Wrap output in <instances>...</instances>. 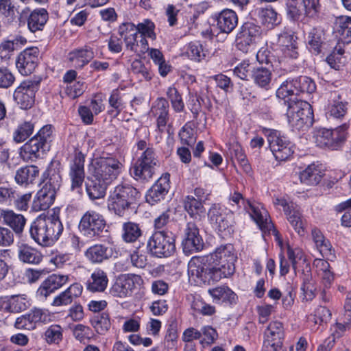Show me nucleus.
I'll use <instances>...</instances> for the list:
<instances>
[{
  "mask_svg": "<svg viewBox=\"0 0 351 351\" xmlns=\"http://www.w3.org/2000/svg\"><path fill=\"white\" fill-rule=\"evenodd\" d=\"M263 30L260 25L246 21L239 27L235 38L236 47L243 53H247L255 47L262 38Z\"/></svg>",
  "mask_w": 351,
  "mask_h": 351,
  "instance_id": "obj_14",
  "label": "nucleus"
},
{
  "mask_svg": "<svg viewBox=\"0 0 351 351\" xmlns=\"http://www.w3.org/2000/svg\"><path fill=\"white\" fill-rule=\"evenodd\" d=\"M60 166L59 161L51 162L43 173L40 182L43 186L34 199L32 207L33 210H46L53 204L57 192L62 185Z\"/></svg>",
  "mask_w": 351,
  "mask_h": 351,
  "instance_id": "obj_2",
  "label": "nucleus"
},
{
  "mask_svg": "<svg viewBox=\"0 0 351 351\" xmlns=\"http://www.w3.org/2000/svg\"><path fill=\"white\" fill-rule=\"evenodd\" d=\"M122 230V239L126 243L135 242L142 235L139 224L132 221L123 223Z\"/></svg>",
  "mask_w": 351,
  "mask_h": 351,
  "instance_id": "obj_42",
  "label": "nucleus"
},
{
  "mask_svg": "<svg viewBox=\"0 0 351 351\" xmlns=\"http://www.w3.org/2000/svg\"><path fill=\"white\" fill-rule=\"evenodd\" d=\"M170 187V174L167 172L163 173L147 191L146 202L153 206L165 200Z\"/></svg>",
  "mask_w": 351,
  "mask_h": 351,
  "instance_id": "obj_22",
  "label": "nucleus"
},
{
  "mask_svg": "<svg viewBox=\"0 0 351 351\" xmlns=\"http://www.w3.org/2000/svg\"><path fill=\"white\" fill-rule=\"evenodd\" d=\"M269 147L276 160L284 161L294 153L295 145L287 136L281 135L280 131L265 129Z\"/></svg>",
  "mask_w": 351,
  "mask_h": 351,
  "instance_id": "obj_15",
  "label": "nucleus"
},
{
  "mask_svg": "<svg viewBox=\"0 0 351 351\" xmlns=\"http://www.w3.org/2000/svg\"><path fill=\"white\" fill-rule=\"evenodd\" d=\"M119 35L123 38L134 37L138 36V30L136 25L132 23H123L118 28Z\"/></svg>",
  "mask_w": 351,
  "mask_h": 351,
  "instance_id": "obj_59",
  "label": "nucleus"
},
{
  "mask_svg": "<svg viewBox=\"0 0 351 351\" xmlns=\"http://www.w3.org/2000/svg\"><path fill=\"white\" fill-rule=\"evenodd\" d=\"M18 257L24 263L38 265L42 261L43 256L37 249L27 244H21L19 246Z\"/></svg>",
  "mask_w": 351,
  "mask_h": 351,
  "instance_id": "obj_34",
  "label": "nucleus"
},
{
  "mask_svg": "<svg viewBox=\"0 0 351 351\" xmlns=\"http://www.w3.org/2000/svg\"><path fill=\"white\" fill-rule=\"evenodd\" d=\"M259 17L262 23L269 28L274 27L280 23L278 13L272 8H261L259 11Z\"/></svg>",
  "mask_w": 351,
  "mask_h": 351,
  "instance_id": "obj_48",
  "label": "nucleus"
},
{
  "mask_svg": "<svg viewBox=\"0 0 351 351\" xmlns=\"http://www.w3.org/2000/svg\"><path fill=\"white\" fill-rule=\"evenodd\" d=\"M14 241L13 232L8 228L0 226V246L9 247L13 244Z\"/></svg>",
  "mask_w": 351,
  "mask_h": 351,
  "instance_id": "obj_63",
  "label": "nucleus"
},
{
  "mask_svg": "<svg viewBox=\"0 0 351 351\" xmlns=\"http://www.w3.org/2000/svg\"><path fill=\"white\" fill-rule=\"evenodd\" d=\"M28 302L25 298L19 295H12L9 300L5 308L12 313H19L27 308Z\"/></svg>",
  "mask_w": 351,
  "mask_h": 351,
  "instance_id": "obj_51",
  "label": "nucleus"
},
{
  "mask_svg": "<svg viewBox=\"0 0 351 351\" xmlns=\"http://www.w3.org/2000/svg\"><path fill=\"white\" fill-rule=\"evenodd\" d=\"M104 217L95 210L86 211L78 224L79 231L85 237L99 239L109 233Z\"/></svg>",
  "mask_w": 351,
  "mask_h": 351,
  "instance_id": "obj_13",
  "label": "nucleus"
},
{
  "mask_svg": "<svg viewBox=\"0 0 351 351\" xmlns=\"http://www.w3.org/2000/svg\"><path fill=\"white\" fill-rule=\"evenodd\" d=\"M204 241L197 225L193 221L188 222L184 230L182 241L184 254L189 256L199 252L204 249Z\"/></svg>",
  "mask_w": 351,
  "mask_h": 351,
  "instance_id": "obj_19",
  "label": "nucleus"
},
{
  "mask_svg": "<svg viewBox=\"0 0 351 351\" xmlns=\"http://www.w3.org/2000/svg\"><path fill=\"white\" fill-rule=\"evenodd\" d=\"M134 275L122 274L119 276L110 289V293L114 297L125 298L130 295L135 288Z\"/></svg>",
  "mask_w": 351,
  "mask_h": 351,
  "instance_id": "obj_26",
  "label": "nucleus"
},
{
  "mask_svg": "<svg viewBox=\"0 0 351 351\" xmlns=\"http://www.w3.org/2000/svg\"><path fill=\"white\" fill-rule=\"evenodd\" d=\"M178 338V322L176 319L169 320L164 339L165 347L168 350H176Z\"/></svg>",
  "mask_w": 351,
  "mask_h": 351,
  "instance_id": "obj_43",
  "label": "nucleus"
},
{
  "mask_svg": "<svg viewBox=\"0 0 351 351\" xmlns=\"http://www.w3.org/2000/svg\"><path fill=\"white\" fill-rule=\"evenodd\" d=\"M189 102L191 106L195 104H199V110H202V106H204L208 111H211L213 104L210 98L206 95H202L200 94H190Z\"/></svg>",
  "mask_w": 351,
  "mask_h": 351,
  "instance_id": "obj_57",
  "label": "nucleus"
},
{
  "mask_svg": "<svg viewBox=\"0 0 351 351\" xmlns=\"http://www.w3.org/2000/svg\"><path fill=\"white\" fill-rule=\"evenodd\" d=\"M123 165L111 154H103L90 167V175L85 182L86 191L91 200L103 198L108 186L122 172Z\"/></svg>",
  "mask_w": 351,
  "mask_h": 351,
  "instance_id": "obj_1",
  "label": "nucleus"
},
{
  "mask_svg": "<svg viewBox=\"0 0 351 351\" xmlns=\"http://www.w3.org/2000/svg\"><path fill=\"white\" fill-rule=\"evenodd\" d=\"M45 337L49 343H58L62 338L61 327L58 325L51 326L45 331Z\"/></svg>",
  "mask_w": 351,
  "mask_h": 351,
  "instance_id": "obj_56",
  "label": "nucleus"
},
{
  "mask_svg": "<svg viewBox=\"0 0 351 351\" xmlns=\"http://www.w3.org/2000/svg\"><path fill=\"white\" fill-rule=\"evenodd\" d=\"M85 154L78 148H75L73 158L69 163V176L71 180V189L75 191L81 189L85 181L86 173L84 169Z\"/></svg>",
  "mask_w": 351,
  "mask_h": 351,
  "instance_id": "obj_21",
  "label": "nucleus"
},
{
  "mask_svg": "<svg viewBox=\"0 0 351 351\" xmlns=\"http://www.w3.org/2000/svg\"><path fill=\"white\" fill-rule=\"evenodd\" d=\"M64 227L58 215H40L32 223L29 228L31 238L42 247H50L59 239Z\"/></svg>",
  "mask_w": 351,
  "mask_h": 351,
  "instance_id": "obj_3",
  "label": "nucleus"
},
{
  "mask_svg": "<svg viewBox=\"0 0 351 351\" xmlns=\"http://www.w3.org/2000/svg\"><path fill=\"white\" fill-rule=\"evenodd\" d=\"M233 250V245L231 244L221 245L213 253L210 254V256H213V259L217 266L223 272L224 278L230 277L235 272L234 263L237 256Z\"/></svg>",
  "mask_w": 351,
  "mask_h": 351,
  "instance_id": "obj_18",
  "label": "nucleus"
},
{
  "mask_svg": "<svg viewBox=\"0 0 351 351\" xmlns=\"http://www.w3.org/2000/svg\"><path fill=\"white\" fill-rule=\"evenodd\" d=\"M96 332L100 335H105L110 328L111 322L109 313L102 312L94 315L90 320Z\"/></svg>",
  "mask_w": 351,
  "mask_h": 351,
  "instance_id": "obj_41",
  "label": "nucleus"
},
{
  "mask_svg": "<svg viewBox=\"0 0 351 351\" xmlns=\"http://www.w3.org/2000/svg\"><path fill=\"white\" fill-rule=\"evenodd\" d=\"M167 96L170 100L175 112H181L184 109V104L181 94L175 86H169L167 90Z\"/></svg>",
  "mask_w": 351,
  "mask_h": 351,
  "instance_id": "obj_49",
  "label": "nucleus"
},
{
  "mask_svg": "<svg viewBox=\"0 0 351 351\" xmlns=\"http://www.w3.org/2000/svg\"><path fill=\"white\" fill-rule=\"evenodd\" d=\"M39 170L35 165L25 166L19 169L15 175V180L19 184H28L33 183L38 176Z\"/></svg>",
  "mask_w": 351,
  "mask_h": 351,
  "instance_id": "obj_39",
  "label": "nucleus"
},
{
  "mask_svg": "<svg viewBox=\"0 0 351 351\" xmlns=\"http://www.w3.org/2000/svg\"><path fill=\"white\" fill-rule=\"evenodd\" d=\"M208 292L215 303L232 306L238 302V295L228 286H219Z\"/></svg>",
  "mask_w": 351,
  "mask_h": 351,
  "instance_id": "obj_29",
  "label": "nucleus"
},
{
  "mask_svg": "<svg viewBox=\"0 0 351 351\" xmlns=\"http://www.w3.org/2000/svg\"><path fill=\"white\" fill-rule=\"evenodd\" d=\"M285 8L288 19L292 21H300L304 16L300 0H287Z\"/></svg>",
  "mask_w": 351,
  "mask_h": 351,
  "instance_id": "obj_46",
  "label": "nucleus"
},
{
  "mask_svg": "<svg viewBox=\"0 0 351 351\" xmlns=\"http://www.w3.org/2000/svg\"><path fill=\"white\" fill-rule=\"evenodd\" d=\"M92 282H88L87 289L92 292H102L108 285V278L106 272L97 269L91 274Z\"/></svg>",
  "mask_w": 351,
  "mask_h": 351,
  "instance_id": "obj_40",
  "label": "nucleus"
},
{
  "mask_svg": "<svg viewBox=\"0 0 351 351\" xmlns=\"http://www.w3.org/2000/svg\"><path fill=\"white\" fill-rule=\"evenodd\" d=\"M208 219L222 239L230 237L234 232V214L219 204H213L208 210Z\"/></svg>",
  "mask_w": 351,
  "mask_h": 351,
  "instance_id": "obj_10",
  "label": "nucleus"
},
{
  "mask_svg": "<svg viewBox=\"0 0 351 351\" xmlns=\"http://www.w3.org/2000/svg\"><path fill=\"white\" fill-rule=\"evenodd\" d=\"M136 145L138 150L145 151L131 168L130 174L137 181L148 182L153 178L158 163L156 153L152 147H147L145 140H139Z\"/></svg>",
  "mask_w": 351,
  "mask_h": 351,
  "instance_id": "obj_7",
  "label": "nucleus"
},
{
  "mask_svg": "<svg viewBox=\"0 0 351 351\" xmlns=\"http://www.w3.org/2000/svg\"><path fill=\"white\" fill-rule=\"evenodd\" d=\"M285 215L295 231L300 236H304L305 234V228L300 207L295 203L291 202L290 208L289 209L285 210Z\"/></svg>",
  "mask_w": 351,
  "mask_h": 351,
  "instance_id": "obj_32",
  "label": "nucleus"
},
{
  "mask_svg": "<svg viewBox=\"0 0 351 351\" xmlns=\"http://www.w3.org/2000/svg\"><path fill=\"white\" fill-rule=\"evenodd\" d=\"M279 99L281 104L286 107L285 114L289 124L294 129L305 130L313 125L314 114L309 103L298 99L296 97Z\"/></svg>",
  "mask_w": 351,
  "mask_h": 351,
  "instance_id": "obj_5",
  "label": "nucleus"
},
{
  "mask_svg": "<svg viewBox=\"0 0 351 351\" xmlns=\"http://www.w3.org/2000/svg\"><path fill=\"white\" fill-rule=\"evenodd\" d=\"M94 57L93 48L87 45L75 49L69 53V60L75 62L76 66L80 68L86 65Z\"/></svg>",
  "mask_w": 351,
  "mask_h": 351,
  "instance_id": "obj_36",
  "label": "nucleus"
},
{
  "mask_svg": "<svg viewBox=\"0 0 351 351\" xmlns=\"http://www.w3.org/2000/svg\"><path fill=\"white\" fill-rule=\"evenodd\" d=\"M252 80L258 87L268 90L271 88L272 69L263 65L253 66Z\"/></svg>",
  "mask_w": 351,
  "mask_h": 351,
  "instance_id": "obj_30",
  "label": "nucleus"
},
{
  "mask_svg": "<svg viewBox=\"0 0 351 351\" xmlns=\"http://www.w3.org/2000/svg\"><path fill=\"white\" fill-rule=\"evenodd\" d=\"M132 71L134 73L141 74L147 81H149L152 78V73L146 68L141 60H135L133 61L132 63Z\"/></svg>",
  "mask_w": 351,
  "mask_h": 351,
  "instance_id": "obj_60",
  "label": "nucleus"
},
{
  "mask_svg": "<svg viewBox=\"0 0 351 351\" xmlns=\"http://www.w3.org/2000/svg\"><path fill=\"white\" fill-rule=\"evenodd\" d=\"M316 90V84L309 77L301 75L283 82L276 92L278 99H290L300 93L311 94Z\"/></svg>",
  "mask_w": 351,
  "mask_h": 351,
  "instance_id": "obj_12",
  "label": "nucleus"
},
{
  "mask_svg": "<svg viewBox=\"0 0 351 351\" xmlns=\"http://www.w3.org/2000/svg\"><path fill=\"white\" fill-rule=\"evenodd\" d=\"M285 332L282 323L275 321L269 323L264 332L263 351L266 348H277L280 349L283 346Z\"/></svg>",
  "mask_w": 351,
  "mask_h": 351,
  "instance_id": "obj_24",
  "label": "nucleus"
},
{
  "mask_svg": "<svg viewBox=\"0 0 351 351\" xmlns=\"http://www.w3.org/2000/svg\"><path fill=\"white\" fill-rule=\"evenodd\" d=\"M169 101L164 97H158L152 108L151 112L157 117L156 123L159 130H163L169 119Z\"/></svg>",
  "mask_w": 351,
  "mask_h": 351,
  "instance_id": "obj_31",
  "label": "nucleus"
},
{
  "mask_svg": "<svg viewBox=\"0 0 351 351\" xmlns=\"http://www.w3.org/2000/svg\"><path fill=\"white\" fill-rule=\"evenodd\" d=\"M330 311L325 306H318L314 312V322L316 324H326L331 319Z\"/></svg>",
  "mask_w": 351,
  "mask_h": 351,
  "instance_id": "obj_58",
  "label": "nucleus"
},
{
  "mask_svg": "<svg viewBox=\"0 0 351 351\" xmlns=\"http://www.w3.org/2000/svg\"><path fill=\"white\" fill-rule=\"evenodd\" d=\"M304 14L312 19L318 17L321 11L319 0H300Z\"/></svg>",
  "mask_w": 351,
  "mask_h": 351,
  "instance_id": "obj_50",
  "label": "nucleus"
},
{
  "mask_svg": "<svg viewBox=\"0 0 351 351\" xmlns=\"http://www.w3.org/2000/svg\"><path fill=\"white\" fill-rule=\"evenodd\" d=\"M253 66L250 64L243 61L237 66L234 70V74L243 80L249 81L252 74Z\"/></svg>",
  "mask_w": 351,
  "mask_h": 351,
  "instance_id": "obj_54",
  "label": "nucleus"
},
{
  "mask_svg": "<svg viewBox=\"0 0 351 351\" xmlns=\"http://www.w3.org/2000/svg\"><path fill=\"white\" fill-rule=\"evenodd\" d=\"M34 130V123L29 121H25L17 126L13 132V141L16 143H21L27 140Z\"/></svg>",
  "mask_w": 351,
  "mask_h": 351,
  "instance_id": "obj_44",
  "label": "nucleus"
},
{
  "mask_svg": "<svg viewBox=\"0 0 351 351\" xmlns=\"http://www.w3.org/2000/svg\"><path fill=\"white\" fill-rule=\"evenodd\" d=\"M189 58L195 62H201L209 55L207 49H205L199 41L191 42L187 48Z\"/></svg>",
  "mask_w": 351,
  "mask_h": 351,
  "instance_id": "obj_45",
  "label": "nucleus"
},
{
  "mask_svg": "<svg viewBox=\"0 0 351 351\" xmlns=\"http://www.w3.org/2000/svg\"><path fill=\"white\" fill-rule=\"evenodd\" d=\"M348 128L349 125L343 123L335 129H316L313 137L317 146L330 150L339 149L346 141Z\"/></svg>",
  "mask_w": 351,
  "mask_h": 351,
  "instance_id": "obj_11",
  "label": "nucleus"
},
{
  "mask_svg": "<svg viewBox=\"0 0 351 351\" xmlns=\"http://www.w3.org/2000/svg\"><path fill=\"white\" fill-rule=\"evenodd\" d=\"M189 272L203 283L208 285L218 282L224 278L223 272L217 266L213 256L210 254L193 259L189 263Z\"/></svg>",
  "mask_w": 351,
  "mask_h": 351,
  "instance_id": "obj_9",
  "label": "nucleus"
},
{
  "mask_svg": "<svg viewBox=\"0 0 351 351\" xmlns=\"http://www.w3.org/2000/svg\"><path fill=\"white\" fill-rule=\"evenodd\" d=\"M86 258L93 264L101 263L113 255V248L104 243H97L89 247L84 253Z\"/></svg>",
  "mask_w": 351,
  "mask_h": 351,
  "instance_id": "obj_27",
  "label": "nucleus"
},
{
  "mask_svg": "<svg viewBox=\"0 0 351 351\" xmlns=\"http://www.w3.org/2000/svg\"><path fill=\"white\" fill-rule=\"evenodd\" d=\"M18 20L20 25L27 24L28 29L35 33L43 30L49 20V13L45 8H36L32 11L26 7L20 12Z\"/></svg>",
  "mask_w": 351,
  "mask_h": 351,
  "instance_id": "obj_20",
  "label": "nucleus"
},
{
  "mask_svg": "<svg viewBox=\"0 0 351 351\" xmlns=\"http://www.w3.org/2000/svg\"><path fill=\"white\" fill-rule=\"evenodd\" d=\"M14 80V76L8 69L0 67V88H8L10 87Z\"/></svg>",
  "mask_w": 351,
  "mask_h": 351,
  "instance_id": "obj_62",
  "label": "nucleus"
},
{
  "mask_svg": "<svg viewBox=\"0 0 351 351\" xmlns=\"http://www.w3.org/2000/svg\"><path fill=\"white\" fill-rule=\"evenodd\" d=\"M68 280L69 276L66 275L53 274L49 276L38 289L37 296L46 298L51 293L66 284Z\"/></svg>",
  "mask_w": 351,
  "mask_h": 351,
  "instance_id": "obj_28",
  "label": "nucleus"
},
{
  "mask_svg": "<svg viewBox=\"0 0 351 351\" xmlns=\"http://www.w3.org/2000/svg\"><path fill=\"white\" fill-rule=\"evenodd\" d=\"M108 101L110 106L114 108L113 110H109L108 113L113 114L115 112L114 117L118 116L121 111L122 106L121 93L118 89H114L112 91Z\"/></svg>",
  "mask_w": 351,
  "mask_h": 351,
  "instance_id": "obj_55",
  "label": "nucleus"
},
{
  "mask_svg": "<svg viewBox=\"0 0 351 351\" xmlns=\"http://www.w3.org/2000/svg\"><path fill=\"white\" fill-rule=\"evenodd\" d=\"M213 25H216L219 32L229 34L238 25L237 14L231 9H223L212 15Z\"/></svg>",
  "mask_w": 351,
  "mask_h": 351,
  "instance_id": "obj_25",
  "label": "nucleus"
},
{
  "mask_svg": "<svg viewBox=\"0 0 351 351\" xmlns=\"http://www.w3.org/2000/svg\"><path fill=\"white\" fill-rule=\"evenodd\" d=\"M39 49L36 47H29L21 51L16 61V66L23 75L34 72L38 64Z\"/></svg>",
  "mask_w": 351,
  "mask_h": 351,
  "instance_id": "obj_23",
  "label": "nucleus"
},
{
  "mask_svg": "<svg viewBox=\"0 0 351 351\" xmlns=\"http://www.w3.org/2000/svg\"><path fill=\"white\" fill-rule=\"evenodd\" d=\"M335 41L321 27H313L308 34L306 47L313 56L324 57L333 48Z\"/></svg>",
  "mask_w": 351,
  "mask_h": 351,
  "instance_id": "obj_16",
  "label": "nucleus"
},
{
  "mask_svg": "<svg viewBox=\"0 0 351 351\" xmlns=\"http://www.w3.org/2000/svg\"><path fill=\"white\" fill-rule=\"evenodd\" d=\"M52 133L51 125H44L20 148V157L27 162L42 158L49 150Z\"/></svg>",
  "mask_w": 351,
  "mask_h": 351,
  "instance_id": "obj_6",
  "label": "nucleus"
},
{
  "mask_svg": "<svg viewBox=\"0 0 351 351\" xmlns=\"http://www.w3.org/2000/svg\"><path fill=\"white\" fill-rule=\"evenodd\" d=\"M216 82L217 86L223 90L226 93L230 92L233 90V83L231 79L222 73L215 75L213 77Z\"/></svg>",
  "mask_w": 351,
  "mask_h": 351,
  "instance_id": "obj_61",
  "label": "nucleus"
},
{
  "mask_svg": "<svg viewBox=\"0 0 351 351\" xmlns=\"http://www.w3.org/2000/svg\"><path fill=\"white\" fill-rule=\"evenodd\" d=\"M41 77L23 81L15 89L13 97L21 109H30L35 103V95L40 88Z\"/></svg>",
  "mask_w": 351,
  "mask_h": 351,
  "instance_id": "obj_17",
  "label": "nucleus"
},
{
  "mask_svg": "<svg viewBox=\"0 0 351 351\" xmlns=\"http://www.w3.org/2000/svg\"><path fill=\"white\" fill-rule=\"evenodd\" d=\"M204 202L192 195H186L183 200L184 209L192 219H200L205 211Z\"/></svg>",
  "mask_w": 351,
  "mask_h": 351,
  "instance_id": "obj_37",
  "label": "nucleus"
},
{
  "mask_svg": "<svg viewBox=\"0 0 351 351\" xmlns=\"http://www.w3.org/2000/svg\"><path fill=\"white\" fill-rule=\"evenodd\" d=\"M337 32L345 39L347 42H351V16H340L337 18L336 23Z\"/></svg>",
  "mask_w": 351,
  "mask_h": 351,
  "instance_id": "obj_47",
  "label": "nucleus"
},
{
  "mask_svg": "<svg viewBox=\"0 0 351 351\" xmlns=\"http://www.w3.org/2000/svg\"><path fill=\"white\" fill-rule=\"evenodd\" d=\"M138 34L140 36L148 37L152 39H156V34L154 32L155 25L149 19H145L144 22L138 23L136 26Z\"/></svg>",
  "mask_w": 351,
  "mask_h": 351,
  "instance_id": "obj_53",
  "label": "nucleus"
},
{
  "mask_svg": "<svg viewBox=\"0 0 351 351\" xmlns=\"http://www.w3.org/2000/svg\"><path fill=\"white\" fill-rule=\"evenodd\" d=\"M324 173L317 168V166L311 164L300 172V179L303 184L315 186L321 182Z\"/></svg>",
  "mask_w": 351,
  "mask_h": 351,
  "instance_id": "obj_38",
  "label": "nucleus"
},
{
  "mask_svg": "<svg viewBox=\"0 0 351 351\" xmlns=\"http://www.w3.org/2000/svg\"><path fill=\"white\" fill-rule=\"evenodd\" d=\"M274 56L271 55V52L267 49L262 47L258 50L256 53L257 61L261 65L265 64V66H269L272 69V58Z\"/></svg>",
  "mask_w": 351,
  "mask_h": 351,
  "instance_id": "obj_64",
  "label": "nucleus"
},
{
  "mask_svg": "<svg viewBox=\"0 0 351 351\" xmlns=\"http://www.w3.org/2000/svg\"><path fill=\"white\" fill-rule=\"evenodd\" d=\"M281 51L286 58L297 59L299 57L298 37L295 34H285L281 38Z\"/></svg>",
  "mask_w": 351,
  "mask_h": 351,
  "instance_id": "obj_33",
  "label": "nucleus"
},
{
  "mask_svg": "<svg viewBox=\"0 0 351 351\" xmlns=\"http://www.w3.org/2000/svg\"><path fill=\"white\" fill-rule=\"evenodd\" d=\"M176 238L169 230H155L147 240V252L156 258L169 257L176 252Z\"/></svg>",
  "mask_w": 351,
  "mask_h": 351,
  "instance_id": "obj_8",
  "label": "nucleus"
},
{
  "mask_svg": "<svg viewBox=\"0 0 351 351\" xmlns=\"http://www.w3.org/2000/svg\"><path fill=\"white\" fill-rule=\"evenodd\" d=\"M141 198L140 191L133 186L124 184L114 187L108 199V210L118 215H128L135 208Z\"/></svg>",
  "mask_w": 351,
  "mask_h": 351,
  "instance_id": "obj_4",
  "label": "nucleus"
},
{
  "mask_svg": "<svg viewBox=\"0 0 351 351\" xmlns=\"http://www.w3.org/2000/svg\"><path fill=\"white\" fill-rule=\"evenodd\" d=\"M347 106L348 102L346 101H334V103L328 107L326 116L337 119L342 118L347 112Z\"/></svg>",
  "mask_w": 351,
  "mask_h": 351,
  "instance_id": "obj_52",
  "label": "nucleus"
},
{
  "mask_svg": "<svg viewBox=\"0 0 351 351\" xmlns=\"http://www.w3.org/2000/svg\"><path fill=\"white\" fill-rule=\"evenodd\" d=\"M26 219L21 214H16L13 210L6 209L4 224L12 228L13 233L21 237L23 232Z\"/></svg>",
  "mask_w": 351,
  "mask_h": 351,
  "instance_id": "obj_35",
  "label": "nucleus"
}]
</instances>
